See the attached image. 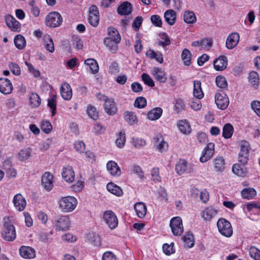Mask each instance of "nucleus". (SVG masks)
Here are the masks:
<instances>
[{"mask_svg":"<svg viewBox=\"0 0 260 260\" xmlns=\"http://www.w3.org/2000/svg\"><path fill=\"white\" fill-rule=\"evenodd\" d=\"M77 199L72 196L62 197L59 201V207L65 212L73 211L77 205Z\"/></svg>","mask_w":260,"mask_h":260,"instance_id":"f257e3e1","label":"nucleus"},{"mask_svg":"<svg viewBox=\"0 0 260 260\" xmlns=\"http://www.w3.org/2000/svg\"><path fill=\"white\" fill-rule=\"evenodd\" d=\"M217 225L219 233L226 237H230L233 234V228L231 223L225 219L221 218L218 219Z\"/></svg>","mask_w":260,"mask_h":260,"instance_id":"f03ea898","label":"nucleus"},{"mask_svg":"<svg viewBox=\"0 0 260 260\" xmlns=\"http://www.w3.org/2000/svg\"><path fill=\"white\" fill-rule=\"evenodd\" d=\"M45 21L48 26L57 27L61 24L62 18L59 13L52 12L47 15Z\"/></svg>","mask_w":260,"mask_h":260,"instance_id":"7ed1b4c3","label":"nucleus"},{"mask_svg":"<svg viewBox=\"0 0 260 260\" xmlns=\"http://www.w3.org/2000/svg\"><path fill=\"white\" fill-rule=\"evenodd\" d=\"M3 239L8 241H12L16 238V232L14 226L10 222H5L2 232Z\"/></svg>","mask_w":260,"mask_h":260,"instance_id":"20e7f679","label":"nucleus"},{"mask_svg":"<svg viewBox=\"0 0 260 260\" xmlns=\"http://www.w3.org/2000/svg\"><path fill=\"white\" fill-rule=\"evenodd\" d=\"M175 170L178 175H181L192 172L193 169L192 165L185 160L179 159L176 165Z\"/></svg>","mask_w":260,"mask_h":260,"instance_id":"39448f33","label":"nucleus"},{"mask_svg":"<svg viewBox=\"0 0 260 260\" xmlns=\"http://www.w3.org/2000/svg\"><path fill=\"white\" fill-rule=\"evenodd\" d=\"M170 226L174 236H180L183 232L182 221L180 217L177 216L172 218Z\"/></svg>","mask_w":260,"mask_h":260,"instance_id":"423d86ee","label":"nucleus"},{"mask_svg":"<svg viewBox=\"0 0 260 260\" xmlns=\"http://www.w3.org/2000/svg\"><path fill=\"white\" fill-rule=\"evenodd\" d=\"M88 21L90 25L94 27L98 25L100 21V15L99 9L96 6L92 5L89 7Z\"/></svg>","mask_w":260,"mask_h":260,"instance_id":"0eeeda50","label":"nucleus"},{"mask_svg":"<svg viewBox=\"0 0 260 260\" xmlns=\"http://www.w3.org/2000/svg\"><path fill=\"white\" fill-rule=\"evenodd\" d=\"M109 37L105 38L104 44L109 48L111 51H115L116 50V44L119 43L121 40L120 34H115L114 35L112 34H109Z\"/></svg>","mask_w":260,"mask_h":260,"instance_id":"6e6552de","label":"nucleus"},{"mask_svg":"<svg viewBox=\"0 0 260 260\" xmlns=\"http://www.w3.org/2000/svg\"><path fill=\"white\" fill-rule=\"evenodd\" d=\"M215 102L217 107L221 110L225 109L229 104V98L223 92L215 94Z\"/></svg>","mask_w":260,"mask_h":260,"instance_id":"1a4fd4ad","label":"nucleus"},{"mask_svg":"<svg viewBox=\"0 0 260 260\" xmlns=\"http://www.w3.org/2000/svg\"><path fill=\"white\" fill-rule=\"evenodd\" d=\"M104 219L111 229H115L118 225V219L114 212L107 211L104 214Z\"/></svg>","mask_w":260,"mask_h":260,"instance_id":"9d476101","label":"nucleus"},{"mask_svg":"<svg viewBox=\"0 0 260 260\" xmlns=\"http://www.w3.org/2000/svg\"><path fill=\"white\" fill-rule=\"evenodd\" d=\"M70 226L69 218L67 216L59 217L54 222V226L57 231H66L69 229Z\"/></svg>","mask_w":260,"mask_h":260,"instance_id":"9b49d317","label":"nucleus"},{"mask_svg":"<svg viewBox=\"0 0 260 260\" xmlns=\"http://www.w3.org/2000/svg\"><path fill=\"white\" fill-rule=\"evenodd\" d=\"M214 152V144L210 143H208L207 146L202 151L201 156L200 158L202 162H205L208 160L213 155Z\"/></svg>","mask_w":260,"mask_h":260,"instance_id":"f8f14e48","label":"nucleus"},{"mask_svg":"<svg viewBox=\"0 0 260 260\" xmlns=\"http://www.w3.org/2000/svg\"><path fill=\"white\" fill-rule=\"evenodd\" d=\"M53 176L50 172H45L42 177L41 182L43 187L47 191L51 190L53 187Z\"/></svg>","mask_w":260,"mask_h":260,"instance_id":"ddd939ff","label":"nucleus"},{"mask_svg":"<svg viewBox=\"0 0 260 260\" xmlns=\"http://www.w3.org/2000/svg\"><path fill=\"white\" fill-rule=\"evenodd\" d=\"M13 87L10 80L7 78H0V92L4 94L12 92Z\"/></svg>","mask_w":260,"mask_h":260,"instance_id":"4468645a","label":"nucleus"},{"mask_svg":"<svg viewBox=\"0 0 260 260\" xmlns=\"http://www.w3.org/2000/svg\"><path fill=\"white\" fill-rule=\"evenodd\" d=\"M19 253L21 257L26 259L34 258L36 256L35 250L29 246H21L19 248Z\"/></svg>","mask_w":260,"mask_h":260,"instance_id":"2eb2a0df","label":"nucleus"},{"mask_svg":"<svg viewBox=\"0 0 260 260\" xmlns=\"http://www.w3.org/2000/svg\"><path fill=\"white\" fill-rule=\"evenodd\" d=\"M215 70L221 71L224 70L228 66V58L225 56L221 55L213 61Z\"/></svg>","mask_w":260,"mask_h":260,"instance_id":"dca6fc26","label":"nucleus"},{"mask_svg":"<svg viewBox=\"0 0 260 260\" xmlns=\"http://www.w3.org/2000/svg\"><path fill=\"white\" fill-rule=\"evenodd\" d=\"M5 21L8 27L12 31H19L20 23L14 17L10 15L6 16Z\"/></svg>","mask_w":260,"mask_h":260,"instance_id":"f3484780","label":"nucleus"},{"mask_svg":"<svg viewBox=\"0 0 260 260\" xmlns=\"http://www.w3.org/2000/svg\"><path fill=\"white\" fill-rule=\"evenodd\" d=\"M217 213V210L210 206L207 207L201 213V217L205 221H210Z\"/></svg>","mask_w":260,"mask_h":260,"instance_id":"a211bd4d","label":"nucleus"},{"mask_svg":"<svg viewBox=\"0 0 260 260\" xmlns=\"http://www.w3.org/2000/svg\"><path fill=\"white\" fill-rule=\"evenodd\" d=\"M117 13L121 15H128L133 11L132 5L126 1L121 4L117 8Z\"/></svg>","mask_w":260,"mask_h":260,"instance_id":"6ab92c4d","label":"nucleus"},{"mask_svg":"<svg viewBox=\"0 0 260 260\" xmlns=\"http://www.w3.org/2000/svg\"><path fill=\"white\" fill-rule=\"evenodd\" d=\"M13 203L16 208L20 211L25 209L26 204L25 199L19 193L14 196Z\"/></svg>","mask_w":260,"mask_h":260,"instance_id":"aec40b11","label":"nucleus"},{"mask_svg":"<svg viewBox=\"0 0 260 260\" xmlns=\"http://www.w3.org/2000/svg\"><path fill=\"white\" fill-rule=\"evenodd\" d=\"M239 41V34H230L226 39V47L229 49H232L237 45Z\"/></svg>","mask_w":260,"mask_h":260,"instance_id":"412c9836","label":"nucleus"},{"mask_svg":"<svg viewBox=\"0 0 260 260\" xmlns=\"http://www.w3.org/2000/svg\"><path fill=\"white\" fill-rule=\"evenodd\" d=\"M107 169L109 173L114 176H119L121 170L117 164L114 161L110 160L107 164Z\"/></svg>","mask_w":260,"mask_h":260,"instance_id":"4be33fe9","label":"nucleus"},{"mask_svg":"<svg viewBox=\"0 0 260 260\" xmlns=\"http://www.w3.org/2000/svg\"><path fill=\"white\" fill-rule=\"evenodd\" d=\"M62 178L68 182H72L75 179V173L71 166H67L63 169L62 172Z\"/></svg>","mask_w":260,"mask_h":260,"instance_id":"5701e85b","label":"nucleus"},{"mask_svg":"<svg viewBox=\"0 0 260 260\" xmlns=\"http://www.w3.org/2000/svg\"><path fill=\"white\" fill-rule=\"evenodd\" d=\"M60 91L61 95L64 100L69 101L71 99L72 97V90L68 83H64L60 87Z\"/></svg>","mask_w":260,"mask_h":260,"instance_id":"b1692460","label":"nucleus"},{"mask_svg":"<svg viewBox=\"0 0 260 260\" xmlns=\"http://www.w3.org/2000/svg\"><path fill=\"white\" fill-rule=\"evenodd\" d=\"M152 74L158 81L162 83H165L167 81L166 73L160 68H154L152 71Z\"/></svg>","mask_w":260,"mask_h":260,"instance_id":"393cba45","label":"nucleus"},{"mask_svg":"<svg viewBox=\"0 0 260 260\" xmlns=\"http://www.w3.org/2000/svg\"><path fill=\"white\" fill-rule=\"evenodd\" d=\"M134 209L137 215L140 218H143L147 212V207L145 204L142 202H138L135 204Z\"/></svg>","mask_w":260,"mask_h":260,"instance_id":"a878e982","label":"nucleus"},{"mask_svg":"<svg viewBox=\"0 0 260 260\" xmlns=\"http://www.w3.org/2000/svg\"><path fill=\"white\" fill-rule=\"evenodd\" d=\"M162 109L160 107H156L149 111L147 113V118L151 120H156L161 116Z\"/></svg>","mask_w":260,"mask_h":260,"instance_id":"bb28decb","label":"nucleus"},{"mask_svg":"<svg viewBox=\"0 0 260 260\" xmlns=\"http://www.w3.org/2000/svg\"><path fill=\"white\" fill-rule=\"evenodd\" d=\"M104 109L106 113L109 115L114 114L117 111V108L115 106L114 100L109 99L107 100L104 104Z\"/></svg>","mask_w":260,"mask_h":260,"instance_id":"cd10ccee","label":"nucleus"},{"mask_svg":"<svg viewBox=\"0 0 260 260\" xmlns=\"http://www.w3.org/2000/svg\"><path fill=\"white\" fill-rule=\"evenodd\" d=\"M164 18L166 22L169 25H173L176 19V13L172 9L167 10L164 14Z\"/></svg>","mask_w":260,"mask_h":260,"instance_id":"c85d7f7f","label":"nucleus"},{"mask_svg":"<svg viewBox=\"0 0 260 260\" xmlns=\"http://www.w3.org/2000/svg\"><path fill=\"white\" fill-rule=\"evenodd\" d=\"M43 39L45 48L50 52H53L54 51V46L52 38L48 34H46L43 36Z\"/></svg>","mask_w":260,"mask_h":260,"instance_id":"c756f323","label":"nucleus"},{"mask_svg":"<svg viewBox=\"0 0 260 260\" xmlns=\"http://www.w3.org/2000/svg\"><path fill=\"white\" fill-rule=\"evenodd\" d=\"M193 94L194 96L197 99H201L203 98L204 93L201 88V82L200 81H194Z\"/></svg>","mask_w":260,"mask_h":260,"instance_id":"7c9ffc66","label":"nucleus"},{"mask_svg":"<svg viewBox=\"0 0 260 260\" xmlns=\"http://www.w3.org/2000/svg\"><path fill=\"white\" fill-rule=\"evenodd\" d=\"M107 188L110 192L117 196H120L123 194V191L120 187L113 182L108 183L107 185Z\"/></svg>","mask_w":260,"mask_h":260,"instance_id":"2f4dec72","label":"nucleus"},{"mask_svg":"<svg viewBox=\"0 0 260 260\" xmlns=\"http://www.w3.org/2000/svg\"><path fill=\"white\" fill-rule=\"evenodd\" d=\"M85 64L88 66L92 74H96L99 72V68L97 61L93 58H88L85 60Z\"/></svg>","mask_w":260,"mask_h":260,"instance_id":"473e14b6","label":"nucleus"},{"mask_svg":"<svg viewBox=\"0 0 260 260\" xmlns=\"http://www.w3.org/2000/svg\"><path fill=\"white\" fill-rule=\"evenodd\" d=\"M153 140L155 145L156 146V148L159 152L162 153L167 150L168 145L166 142L163 140H161L160 141V138L158 137H155Z\"/></svg>","mask_w":260,"mask_h":260,"instance_id":"72a5a7b5","label":"nucleus"},{"mask_svg":"<svg viewBox=\"0 0 260 260\" xmlns=\"http://www.w3.org/2000/svg\"><path fill=\"white\" fill-rule=\"evenodd\" d=\"M214 169L216 172H222L225 168L224 160L222 157H218L213 161Z\"/></svg>","mask_w":260,"mask_h":260,"instance_id":"f704fd0d","label":"nucleus"},{"mask_svg":"<svg viewBox=\"0 0 260 260\" xmlns=\"http://www.w3.org/2000/svg\"><path fill=\"white\" fill-rule=\"evenodd\" d=\"M232 171L235 174L239 176L244 177L247 174L246 168L237 164L233 165Z\"/></svg>","mask_w":260,"mask_h":260,"instance_id":"c9c22d12","label":"nucleus"},{"mask_svg":"<svg viewBox=\"0 0 260 260\" xmlns=\"http://www.w3.org/2000/svg\"><path fill=\"white\" fill-rule=\"evenodd\" d=\"M178 126L180 131L183 134H188L191 132L190 126L186 120L180 121Z\"/></svg>","mask_w":260,"mask_h":260,"instance_id":"e433bc0d","label":"nucleus"},{"mask_svg":"<svg viewBox=\"0 0 260 260\" xmlns=\"http://www.w3.org/2000/svg\"><path fill=\"white\" fill-rule=\"evenodd\" d=\"M157 45L165 47L170 44V40L167 34H159L157 38Z\"/></svg>","mask_w":260,"mask_h":260,"instance_id":"4c0bfd02","label":"nucleus"},{"mask_svg":"<svg viewBox=\"0 0 260 260\" xmlns=\"http://www.w3.org/2000/svg\"><path fill=\"white\" fill-rule=\"evenodd\" d=\"M248 80L250 84L255 88L259 85V77L257 72L255 71L251 72L249 75Z\"/></svg>","mask_w":260,"mask_h":260,"instance_id":"58836bf2","label":"nucleus"},{"mask_svg":"<svg viewBox=\"0 0 260 260\" xmlns=\"http://www.w3.org/2000/svg\"><path fill=\"white\" fill-rule=\"evenodd\" d=\"M14 43L18 49H22L26 45V41L23 36L19 34L15 36Z\"/></svg>","mask_w":260,"mask_h":260,"instance_id":"ea45409f","label":"nucleus"},{"mask_svg":"<svg viewBox=\"0 0 260 260\" xmlns=\"http://www.w3.org/2000/svg\"><path fill=\"white\" fill-rule=\"evenodd\" d=\"M87 238L92 244L99 246L101 245L100 237L95 233H90L87 234Z\"/></svg>","mask_w":260,"mask_h":260,"instance_id":"a19ab883","label":"nucleus"},{"mask_svg":"<svg viewBox=\"0 0 260 260\" xmlns=\"http://www.w3.org/2000/svg\"><path fill=\"white\" fill-rule=\"evenodd\" d=\"M181 58L183 61L184 64L189 66L191 63V53L187 49L183 50L181 54Z\"/></svg>","mask_w":260,"mask_h":260,"instance_id":"79ce46f5","label":"nucleus"},{"mask_svg":"<svg viewBox=\"0 0 260 260\" xmlns=\"http://www.w3.org/2000/svg\"><path fill=\"white\" fill-rule=\"evenodd\" d=\"M256 194L255 190L253 188H246L241 191V195L243 198L250 199L253 198Z\"/></svg>","mask_w":260,"mask_h":260,"instance_id":"37998d69","label":"nucleus"},{"mask_svg":"<svg viewBox=\"0 0 260 260\" xmlns=\"http://www.w3.org/2000/svg\"><path fill=\"white\" fill-rule=\"evenodd\" d=\"M233 126L230 123L224 125L222 130V136L225 139L230 138L233 134Z\"/></svg>","mask_w":260,"mask_h":260,"instance_id":"c03bdc74","label":"nucleus"},{"mask_svg":"<svg viewBox=\"0 0 260 260\" xmlns=\"http://www.w3.org/2000/svg\"><path fill=\"white\" fill-rule=\"evenodd\" d=\"M56 98L57 95L53 94L50 99L48 100V106L51 109L52 115L53 116L56 114Z\"/></svg>","mask_w":260,"mask_h":260,"instance_id":"a18cd8bd","label":"nucleus"},{"mask_svg":"<svg viewBox=\"0 0 260 260\" xmlns=\"http://www.w3.org/2000/svg\"><path fill=\"white\" fill-rule=\"evenodd\" d=\"M149 53L147 52L146 55L151 59H155L158 62L162 63L164 61V58L161 53L155 52L153 50H149Z\"/></svg>","mask_w":260,"mask_h":260,"instance_id":"49530a36","label":"nucleus"},{"mask_svg":"<svg viewBox=\"0 0 260 260\" xmlns=\"http://www.w3.org/2000/svg\"><path fill=\"white\" fill-rule=\"evenodd\" d=\"M86 112L88 115L94 120H97L99 118V113L96 108L91 105H88Z\"/></svg>","mask_w":260,"mask_h":260,"instance_id":"de8ad7c7","label":"nucleus"},{"mask_svg":"<svg viewBox=\"0 0 260 260\" xmlns=\"http://www.w3.org/2000/svg\"><path fill=\"white\" fill-rule=\"evenodd\" d=\"M184 20L187 23H193L196 20L194 13L191 11H186L184 14Z\"/></svg>","mask_w":260,"mask_h":260,"instance_id":"09e8293b","label":"nucleus"},{"mask_svg":"<svg viewBox=\"0 0 260 260\" xmlns=\"http://www.w3.org/2000/svg\"><path fill=\"white\" fill-rule=\"evenodd\" d=\"M72 42L73 45L78 50L82 49L83 46V43L80 38L76 35L72 36Z\"/></svg>","mask_w":260,"mask_h":260,"instance_id":"8fccbe9b","label":"nucleus"},{"mask_svg":"<svg viewBox=\"0 0 260 260\" xmlns=\"http://www.w3.org/2000/svg\"><path fill=\"white\" fill-rule=\"evenodd\" d=\"M125 120L130 124L134 125L137 123V116L134 112L127 111L124 115Z\"/></svg>","mask_w":260,"mask_h":260,"instance_id":"3c124183","label":"nucleus"},{"mask_svg":"<svg viewBox=\"0 0 260 260\" xmlns=\"http://www.w3.org/2000/svg\"><path fill=\"white\" fill-rule=\"evenodd\" d=\"M31 153V149L29 148L22 149L20 151L19 159L20 161H24L29 158Z\"/></svg>","mask_w":260,"mask_h":260,"instance_id":"603ef678","label":"nucleus"},{"mask_svg":"<svg viewBox=\"0 0 260 260\" xmlns=\"http://www.w3.org/2000/svg\"><path fill=\"white\" fill-rule=\"evenodd\" d=\"M30 104L34 107H37L41 104V99L36 93H32L29 97Z\"/></svg>","mask_w":260,"mask_h":260,"instance_id":"864d4df0","label":"nucleus"},{"mask_svg":"<svg viewBox=\"0 0 260 260\" xmlns=\"http://www.w3.org/2000/svg\"><path fill=\"white\" fill-rule=\"evenodd\" d=\"M217 86L221 88H225L228 86V82L225 78L221 75L216 77L215 80Z\"/></svg>","mask_w":260,"mask_h":260,"instance_id":"5fc2aeb1","label":"nucleus"},{"mask_svg":"<svg viewBox=\"0 0 260 260\" xmlns=\"http://www.w3.org/2000/svg\"><path fill=\"white\" fill-rule=\"evenodd\" d=\"M125 143V134L124 131L119 132L118 137L116 140V144L119 148H122L124 146Z\"/></svg>","mask_w":260,"mask_h":260,"instance_id":"6e6d98bb","label":"nucleus"},{"mask_svg":"<svg viewBox=\"0 0 260 260\" xmlns=\"http://www.w3.org/2000/svg\"><path fill=\"white\" fill-rule=\"evenodd\" d=\"M132 143L135 148L138 149L146 144V141L144 139L139 138H133L132 140Z\"/></svg>","mask_w":260,"mask_h":260,"instance_id":"4d7b16f0","label":"nucleus"},{"mask_svg":"<svg viewBox=\"0 0 260 260\" xmlns=\"http://www.w3.org/2000/svg\"><path fill=\"white\" fill-rule=\"evenodd\" d=\"M249 254L254 260H260V250L256 247L251 246L250 248Z\"/></svg>","mask_w":260,"mask_h":260,"instance_id":"13d9d810","label":"nucleus"},{"mask_svg":"<svg viewBox=\"0 0 260 260\" xmlns=\"http://www.w3.org/2000/svg\"><path fill=\"white\" fill-rule=\"evenodd\" d=\"M184 241L188 248L192 247L194 245L193 236L192 233L188 232L184 237Z\"/></svg>","mask_w":260,"mask_h":260,"instance_id":"bf43d9fd","label":"nucleus"},{"mask_svg":"<svg viewBox=\"0 0 260 260\" xmlns=\"http://www.w3.org/2000/svg\"><path fill=\"white\" fill-rule=\"evenodd\" d=\"M200 100V99L197 98L196 99L189 100V104L191 109L196 111H198L201 109L202 108V104Z\"/></svg>","mask_w":260,"mask_h":260,"instance_id":"052dcab7","label":"nucleus"},{"mask_svg":"<svg viewBox=\"0 0 260 260\" xmlns=\"http://www.w3.org/2000/svg\"><path fill=\"white\" fill-rule=\"evenodd\" d=\"M249 152H239L238 155V161L241 163L243 165L247 164L249 159Z\"/></svg>","mask_w":260,"mask_h":260,"instance_id":"680f3d73","label":"nucleus"},{"mask_svg":"<svg viewBox=\"0 0 260 260\" xmlns=\"http://www.w3.org/2000/svg\"><path fill=\"white\" fill-rule=\"evenodd\" d=\"M147 105V101L145 98L142 96L137 98L134 103V106L138 108H144Z\"/></svg>","mask_w":260,"mask_h":260,"instance_id":"e2e57ef3","label":"nucleus"},{"mask_svg":"<svg viewBox=\"0 0 260 260\" xmlns=\"http://www.w3.org/2000/svg\"><path fill=\"white\" fill-rule=\"evenodd\" d=\"M41 128L45 133L49 134L52 129V126L48 121H43L41 124Z\"/></svg>","mask_w":260,"mask_h":260,"instance_id":"0e129e2a","label":"nucleus"},{"mask_svg":"<svg viewBox=\"0 0 260 260\" xmlns=\"http://www.w3.org/2000/svg\"><path fill=\"white\" fill-rule=\"evenodd\" d=\"M143 18L141 16H137L133 21L132 27L136 31H138L141 27Z\"/></svg>","mask_w":260,"mask_h":260,"instance_id":"69168bd1","label":"nucleus"},{"mask_svg":"<svg viewBox=\"0 0 260 260\" xmlns=\"http://www.w3.org/2000/svg\"><path fill=\"white\" fill-rule=\"evenodd\" d=\"M141 77L145 84L152 87L154 86V83L149 75L146 73H143Z\"/></svg>","mask_w":260,"mask_h":260,"instance_id":"338daca9","label":"nucleus"},{"mask_svg":"<svg viewBox=\"0 0 260 260\" xmlns=\"http://www.w3.org/2000/svg\"><path fill=\"white\" fill-rule=\"evenodd\" d=\"M251 107L255 113L260 117V102L258 101H253L251 103Z\"/></svg>","mask_w":260,"mask_h":260,"instance_id":"774afa93","label":"nucleus"}]
</instances>
